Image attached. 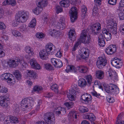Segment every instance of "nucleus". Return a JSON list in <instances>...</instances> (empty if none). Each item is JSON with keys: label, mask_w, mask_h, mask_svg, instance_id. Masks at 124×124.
Returning a JSON list of instances; mask_svg holds the SVG:
<instances>
[{"label": "nucleus", "mask_w": 124, "mask_h": 124, "mask_svg": "<svg viewBox=\"0 0 124 124\" xmlns=\"http://www.w3.org/2000/svg\"><path fill=\"white\" fill-rule=\"evenodd\" d=\"M77 70H78L81 73H85L87 71V69L86 67L84 66H80L76 68L73 65H69L67 66L66 69L65 70V71L67 73L69 72L76 73Z\"/></svg>", "instance_id": "1"}, {"label": "nucleus", "mask_w": 124, "mask_h": 124, "mask_svg": "<svg viewBox=\"0 0 124 124\" xmlns=\"http://www.w3.org/2000/svg\"><path fill=\"white\" fill-rule=\"evenodd\" d=\"M104 88L106 92L108 93L117 94L119 93V89L116 85L113 83L110 84L108 85L104 84Z\"/></svg>", "instance_id": "2"}, {"label": "nucleus", "mask_w": 124, "mask_h": 124, "mask_svg": "<svg viewBox=\"0 0 124 124\" xmlns=\"http://www.w3.org/2000/svg\"><path fill=\"white\" fill-rule=\"evenodd\" d=\"M36 1L38 7L34 9L33 11L35 14L38 15L42 10V8L47 6V0H36Z\"/></svg>", "instance_id": "3"}, {"label": "nucleus", "mask_w": 124, "mask_h": 124, "mask_svg": "<svg viewBox=\"0 0 124 124\" xmlns=\"http://www.w3.org/2000/svg\"><path fill=\"white\" fill-rule=\"evenodd\" d=\"M29 16L28 12L23 10L20 11L17 13L16 19L20 22L23 23L26 21L28 19Z\"/></svg>", "instance_id": "4"}, {"label": "nucleus", "mask_w": 124, "mask_h": 124, "mask_svg": "<svg viewBox=\"0 0 124 124\" xmlns=\"http://www.w3.org/2000/svg\"><path fill=\"white\" fill-rule=\"evenodd\" d=\"M34 100L32 98H25L21 101V105L22 107H25L29 109L32 108V107L33 105Z\"/></svg>", "instance_id": "5"}, {"label": "nucleus", "mask_w": 124, "mask_h": 124, "mask_svg": "<svg viewBox=\"0 0 124 124\" xmlns=\"http://www.w3.org/2000/svg\"><path fill=\"white\" fill-rule=\"evenodd\" d=\"M86 80L84 78L79 79L78 81V85L81 87H84L86 85L89 86L92 84V77L88 75L86 78Z\"/></svg>", "instance_id": "6"}, {"label": "nucleus", "mask_w": 124, "mask_h": 124, "mask_svg": "<svg viewBox=\"0 0 124 124\" xmlns=\"http://www.w3.org/2000/svg\"><path fill=\"white\" fill-rule=\"evenodd\" d=\"M20 59L18 58H17L15 59H11L8 60L7 63H5L4 67L6 68L8 67L10 68H14L17 67L20 62Z\"/></svg>", "instance_id": "7"}, {"label": "nucleus", "mask_w": 124, "mask_h": 124, "mask_svg": "<svg viewBox=\"0 0 124 124\" xmlns=\"http://www.w3.org/2000/svg\"><path fill=\"white\" fill-rule=\"evenodd\" d=\"M44 119L47 124H54L55 118L54 114L52 112H49L45 114L44 116Z\"/></svg>", "instance_id": "8"}, {"label": "nucleus", "mask_w": 124, "mask_h": 124, "mask_svg": "<svg viewBox=\"0 0 124 124\" xmlns=\"http://www.w3.org/2000/svg\"><path fill=\"white\" fill-rule=\"evenodd\" d=\"M1 78L2 80L6 81L8 83H15L16 80L14 76L9 73H6L2 74Z\"/></svg>", "instance_id": "9"}, {"label": "nucleus", "mask_w": 124, "mask_h": 124, "mask_svg": "<svg viewBox=\"0 0 124 124\" xmlns=\"http://www.w3.org/2000/svg\"><path fill=\"white\" fill-rule=\"evenodd\" d=\"M92 97L90 94L87 93H84L81 97L80 100L83 103L89 105L92 102Z\"/></svg>", "instance_id": "10"}, {"label": "nucleus", "mask_w": 124, "mask_h": 124, "mask_svg": "<svg viewBox=\"0 0 124 124\" xmlns=\"http://www.w3.org/2000/svg\"><path fill=\"white\" fill-rule=\"evenodd\" d=\"M86 31L83 30L81 34L79 41L85 44H88L90 42V38L87 36Z\"/></svg>", "instance_id": "11"}, {"label": "nucleus", "mask_w": 124, "mask_h": 124, "mask_svg": "<svg viewBox=\"0 0 124 124\" xmlns=\"http://www.w3.org/2000/svg\"><path fill=\"white\" fill-rule=\"evenodd\" d=\"M77 8L75 7H73L69 11L70 14L71 21L72 23L77 18Z\"/></svg>", "instance_id": "12"}, {"label": "nucleus", "mask_w": 124, "mask_h": 124, "mask_svg": "<svg viewBox=\"0 0 124 124\" xmlns=\"http://www.w3.org/2000/svg\"><path fill=\"white\" fill-rule=\"evenodd\" d=\"M9 99L5 95L0 96V105L3 108H6L8 106Z\"/></svg>", "instance_id": "13"}, {"label": "nucleus", "mask_w": 124, "mask_h": 124, "mask_svg": "<svg viewBox=\"0 0 124 124\" xmlns=\"http://www.w3.org/2000/svg\"><path fill=\"white\" fill-rule=\"evenodd\" d=\"M107 60L102 57H99L98 59L96 62L97 67L100 69H101L104 67L107 64Z\"/></svg>", "instance_id": "14"}, {"label": "nucleus", "mask_w": 124, "mask_h": 124, "mask_svg": "<svg viewBox=\"0 0 124 124\" xmlns=\"http://www.w3.org/2000/svg\"><path fill=\"white\" fill-rule=\"evenodd\" d=\"M108 72V77L109 79L114 81L118 80L117 74L115 71L113 70L111 68H109Z\"/></svg>", "instance_id": "15"}, {"label": "nucleus", "mask_w": 124, "mask_h": 124, "mask_svg": "<svg viewBox=\"0 0 124 124\" xmlns=\"http://www.w3.org/2000/svg\"><path fill=\"white\" fill-rule=\"evenodd\" d=\"M91 29L93 34L98 35L100 33L101 30V24L98 23L94 24L92 26Z\"/></svg>", "instance_id": "16"}, {"label": "nucleus", "mask_w": 124, "mask_h": 124, "mask_svg": "<svg viewBox=\"0 0 124 124\" xmlns=\"http://www.w3.org/2000/svg\"><path fill=\"white\" fill-rule=\"evenodd\" d=\"M67 97L70 100L72 101L75 100L76 99L75 95L76 94L75 91L74 89L69 90L67 91Z\"/></svg>", "instance_id": "17"}, {"label": "nucleus", "mask_w": 124, "mask_h": 124, "mask_svg": "<svg viewBox=\"0 0 124 124\" xmlns=\"http://www.w3.org/2000/svg\"><path fill=\"white\" fill-rule=\"evenodd\" d=\"M116 50L115 46L112 45H110L106 48L105 52L108 54H112L115 52Z\"/></svg>", "instance_id": "18"}, {"label": "nucleus", "mask_w": 124, "mask_h": 124, "mask_svg": "<svg viewBox=\"0 0 124 124\" xmlns=\"http://www.w3.org/2000/svg\"><path fill=\"white\" fill-rule=\"evenodd\" d=\"M48 54H49L50 53L47 52L45 49L41 50L39 53L40 58L43 60H46L47 59Z\"/></svg>", "instance_id": "19"}, {"label": "nucleus", "mask_w": 124, "mask_h": 124, "mask_svg": "<svg viewBox=\"0 0 124 124\" xmlns=\"http://www.w3.org/2000/svg\"><path fill=\"white\" fill-rule=\"evenodd\" d=\"M82 54L81 55L82 59H87L88 57L90 50L87 48H84L82 50Z\"/></svg>", "instance_id": "20"}, {"label": "nucleus", "mask_w": 124, "mask_h": 124, "mask_svg": "<svg viewBox=\"0 0 124 124\" xmlns=\"http://www.w3.org/2000/svg\"><path fill=\"white\" fill-rule=\"evenodd\" d=\"M84 119H88L91 122L94 121L95 117L94 115L91 113H87L85 114L83 116Z\"/></svg>", "instance_id": "21"}, {"label": "nucleus", "mask_w": 124, "mask_h": 124, "mask_svg": "<svg viewBox=\"0 0 124 124\" xmlns=\"http://www.w3.org/2000/svg\"><path fill=\"white\" fill-rule=\"evenodd\" d=\"M30 63L32 67L36 69H39L40 68V66L37 62L35 59L31 60Z\"/></svg>", "instance_id": "22"}, {"label": "nucleus", "mask_w": 124, "mask_h": 124, "mask_svg": "<svg viewBox=\"0 0 124 124\" xmlns=\"http://www.w3.org/2000/svg\"><path fill=\"white\" fill-rule=\"evenodd\" d=\"M117 26V24L116 21L114 20L111 19L108 21L107 26V29L110 28L114 26L116 27Z\"/></svg>", "instance_id": "23"}, {"label": "nucleus", "mask_w": 124, "mask_h": 124, "mask_svg": "<svg viewBox=\"0 0 124 124\" xmlns=\"http://www.w3.org/2000/svg\"><path fill=\"white\" fill-rule=\"evenodd\" d=\"M68 119L70 121H72L74 119L77 118V115L74 111L70 112L68 114Z\"/></svg>", "instance_id": "24"}, {"label": "nucleus", "mask_w": 124, "mask_h": 124, "mask_svg": "<svg viewBox=\"0 0 124 124\" xmlns=\"http://www.w3.org/2000/svg\"><path fill=\"white\" fill-rule=\"evenodd\" d=\"M96 75L97 78L99 79H102L104 77V73L103 71L101 70H98L96 71Z\"/></svg>", "instance_id": "25"}, {"label": "nucleus", "mask_w": 124, "mask_h": 124, "mask_svg": "<svg viewBox=\"0 0 124 124\" xmlns=\"http://www.w3.org/2000/svg\"><path fill=\"white\" fill-rule=\"evenodd\" d=\"M27 73L28 75L30 77L31 79H34L36 78L37 76L36 73L33 70H28L27 71Z\"/></svg>", "instance_id": "26"}, {"label": "nucleus", "mask_w": 124, "mask_h": 124, "mask_svg": "<svg viewBox=\"0 0 124 124\" xmlns=\"http://www.w3.org/2000/svg\"><path fill=\"white\" fill-rule=\"evenodd\" d=\"M69 0H61L59 3L60 5L65 8H67L69 6Z\"/></svg>", "instance_id": "27"}, {"label": "nucleus", "mask_w": 124, "mask_h": 124, "mask_svg": "<svg viewBox=\"0 0 124 124\" xmlns=\"http://www.w3.org/2000/svg\"><path fill=\"white\" fill-rule=\"evenodd\" d=\"M75 30H70L69 33V36L70 39L71 40L74 41L75 38Z\"/></svg>", "instance_id": "28"}, {"label": "nucleus", "mask_w": 124, "mask_h": 124, "mask_svg": "<svg viewBox=\"0 0 124 124\" xmlns=\"http://www.w3.org/2000/svg\"><path fill=\"white\" fill-rule=\"evenodd\" d=\"M49 32L50 34L53 37H56L59 36L60 35L59 32L55 30L53 31L52 30H50L49 31Z\"/></svg>", "instance_id": "29"}, {"label": "nucleus", "mask_w": 124, "mask_h": 124, "mask_svg": "<svg viewBox=\"0 0 124 124\" xmlns=\"http://www.w3.org/2000/svg\"><path fill=\"white\" fill-rule=\"evenodd\" d=\"M16 78L18 80H20L21 78L22 75L21 73L19 71L16 70L13 73Z\"/></svg>", "instance_id": "30"}, {"label": "nucleus", "mask_w": 124, "mask_h": 124, "mask_svg": "<svg viewBox=\"0 0 124 124\" xmlns=\"http://www.w3.org/2000/svg\"><path fill=\"white\" fill-rule=\"evenodd\" d=\"M10 122L13 123H17L19 122L18 119L14 116L10 115Z\"/></svg>", "instance_id": "31"}, {"label": "nucleus", "mask_w": 124, "mask_h": 124, "mask_svg": "<svg viewBox=\"0 0 124 124\" xmlns=\"http://www.w3.org/2000/svg\"><path fill=\"white\" fill-rule=\"evenodd\" d=\"M53 47H54L52 43H49L47 44L45 46V50L48 53L51 51L53 49Z\"/></svg>", "instance_id": "32"}, {"label": "nucleus", "mask_w": 124, "mask_h": 124, "mask_svg": "<svg viewBox=\"0 0 124 124\" xmlns=\"http://www.w3.org/2000/svg\"><path fill=\"white\" fill-rule=\"evenodd\" d=\"M108 31L112 34L116 35L117 34L116 31V27H112L110 28L107 29Z\"/></svg>", "instance_id": "33"}, {"label": "nucleus", "mask_w": 124, "mask_h": 124, "mask_svg": "<svg viewBox=\"0 0 124 124\" xmlns=\"http://www.w3.org/2000/svg\"><path fill=\"white\" fill-rule=\"evenodd\" d=\"M44 67L47 70L50 71L53 70V66L50 64L49 63H44Z\"/></svg>", "instance_id": "34"}, {"label": "nucleus", "mask_w": 124, "mask_h": 124, "mask_svg": "<svg viewBox=\"0 0 124 124\" xmlns=\"http://www.w3.org/2000/svg\"><path fill=\"white\" fill-rule=\"evenodd\" d=\"M55 24H56V25L61 30L63 29L66 26L65 23H61L58 22H55Z\"/></svg>", "instance_id": "35"}, {"label": "nucleus", "mask_w": 124, "mask_h": 124, "mask_svg": "<svg viewBox=\"0 0 124 124\" xmlns=\"http://www.w3.org/2000/svg\"><path fill=\"white\" fill-rule=\"evenodd\" d=\"M122 114L120 113L118 115L117 118V120L115 124H124V122L123 121H120V119L122 117Z\"/></svg>", "instance_id": "36"}, {"label": "nucleus", "mask_w": 124, "mask_h": 124, "mask_svg": "<svg viewBox=\"0 0 124 124\" xmlns=\"http://www.w3.org/2000/svg\"><path fill=\"white\" fill-rule=\"evenodd\" d=\"M64 105L69 109L72 107L74 105V103L73 102H67L64 103Z\"/></svg>", "instance_id": "37"}, {"label": "nucleus", "mask_w": 124, "mask_h": 124, "mask_svg": "<svg viewBox=\"0 0 124 124\" xmlns=\"http://www.w3.org/2000/svg\"><path fill=\"white\" fill-rule=\"evenodd\" d=\"M36 19L34 18L31 21L29 24V26L30 27L34 28L36 25Z\"/></svg>", "instance_id": "38"}, {"label": "nucleus", "mask_w": 124, "mask_h": 124, "mask_svg": "<svg viewBox=\"0 0 124 124\" xmlns=\"http://www.w3.org/2000/svg\"><path fill=\"white\" fill-rule=\"evenodd\" d=\"M104 37L107 41L110 40L111 38V34L110 32H108L104 35Z\"/></svg>", "instance_id": "39"}, {"label": "nucleus", "mask_w": 124, "mask_h": 124, "mask_svg": "<svg viewBox=\"0 0 124 124\" xmlns=\"http://www.w3.org/2000/svg\"><path fill=\"white\" fill-rule=\"evenodd\" d=\"M79 110L80 112L82 113H84L87 112L88 111V109L87 108L84 107L83 106H80Z\"/></svg>", "instance_id": "40"}, {"label": "nucleus", "mask_w": 124, "mask_h": 124, "mask_svg": "<svg viewBox=\"0 0 124 124\" xmlns=\"http://www.w3.org/2000/svg\"><path fill=\"white\" fill-rule=\"evenodd\" d=\"M51 89L54 91L56 93H58V87L56 84H55L51 86Z\"/></svg>", "instance_id": "41"}, {"label": "nucleus", "mask_w": 124, "mask_h": 124, "mask_svg": "<svg viewBox=\"0 0 124 124\" xmlns=\"http://www.w3.org/2000/svg\"><path fill=\"white\" fill-rule=\"evenodd\" d=\"M62 61L59 59L58 60L56 63L54 67L56 68H60L62 66Z\"/></svg>", "instance_id": "42"}, {"label": "nucleus", "mask_w": 124, "mask_h": 124, "mask_svg": "<svg viewBox=\"0 0 124 124\" xmlns=\"http://www.w3.org/2000/svg\"><path fill=\"white\" fill-rule=\"evenodd\" d=\"M4 123L5 124L10 123V115L8 116H6L3 119Z\"/></svg>", "instance_id": "43"}, {"label": "nucleus", "mask_w": 124, "mask_h": 124, "mask_svg": "<svg viewBox=\"0 0 124 124\" xmlns=\"http://www.w3.org/2000/svg\"><path fill=\"white\" fill-rule=\"evenodd\" d=\"M12 33L14 36L16 37L19 36L21 35V33L18 31L15 30H12Z\"/></svg>", "instance_id": "44"}, {"label": "nucleus", "mask_w": 124, "mask_h": 124, "mask_svg": "<svg viewBox=\"0 0 124 124\" xmlns=\"http://www.w3.org/2000/svg\"><path fill=\"white\" fill-rule=\"evenodd\" d=\"M25 50L27 53L31 54V55H33V52L31 51V48L29 47H26L25 48Z\"/></svg>", "instance_id": "45"}, {"label": "nucleus", "mask_w": 124, "mask_h": 124, "mask_svg": "<svg viewBox=\"0 0 124 124\" xmlns=\"http://www.w3.org/2000/svg\"><path fill=\"white\" fill-rule=\"evenodd\" d=\"M81 11L82 16H85L87 13V9L86 7L85 6H84L82 8Z\"/></svg>", "instance_id": "46"}, {"label": "nucleus", "mask_w": 124, "mask_h": 124, "mask_svg": "<svg viewBox=\"0 0 124 124\" xmlns=\"http://www.w3.org/2000/svg\"><path fill=\"white\" fill-rule=\"evenodd\" d=\"M42 87L41 86H36L33 88V90L34 91H37L38 92L42 91Z\"/></svg>", "instance_id": "47"}, {"label": "nucleus", "mask_w": 124, "mask_h": 124, "mask_svg": "<svg viewBox=\"0 0 124 124\" xmlns=\"http://www.w3.org/2000/svg\"><path fill=\"white\" fill-rule=\"evenodd\" d=\"M13 110L14 111V112L18 113L19 111V108L18 106L14 105L13 106Z\"/></svg>", "instance_id": "48"}, {"label": "nucleus", "mask_w": 124, "mask_h": 124, "mask_svg": "<svg viewBox=\"0 0 124 124\" xmlns=\"http://www.w3.org/2000/svg\"><path fill=\"white\" fill-rule=\"evenodd\" d=\"M56 10V13L58 14L62 12V8L59 6H56L55 7Z\"/></svg>", "instance_id": "49"}, {"label": "nucleus", "mask_w": 124, "mask_h": 124, "mask_svg": "<svg viewBox=\"0 0 124 124\" xmlns=\"http://www.w3.org/2000/svg\"><path fill=\"white\" fill-rule=\"evenodd\" d=\"M59 108H60V113L61 115H63L66 113V110L64 108L61 107H59Z\"/></svg>", "instance_id": "50"}, {"label": "nucleus", "mask_w": 124, "mask_h": 124, "mask_svg": "<svg viewBox=\"0 0 124 124\" xmlns=\"http://www.w3.org/2000/svg\"><path fill=\"white\" fill-rule=\"evenodd\" d=\"M20 21L18 20L13 21H12V24L13 26H17L20 23Z\"/></svg>", "instance_id": "51"}, {"label": "nucleus", "mask_w": 124, "mask_h": 124, "mask_svg": "<svg viewBox=\"0 0 124 124\" xmlns=\"http://www.w3.org/2000/svg\"><path fill=\"white\" fill-rule=\"evenodd\" d=\"M60 108L59 107L57 108H56L54 109V113L57 115H58V116L61 114L60 111Z\"/></svg>", "instance_id": "52"}, {"label": "nucleus", "mask_w": 124, "mask_h": 124, "mask_svg": "<svg viewBox=\"0 0 124 124\" xmlns=\"http://www.w3.org/2000/svg\"><path fill=\"white\" fill-rule=\"evenodd\" d=\"M115 60H114L112 62H111V64L113 66H115V64H116V63H118L119 62V61H120L119 59L118 58H116V59H115Z\"/></svg>", "instance_id": "53"}, {"label": "nucleus", "mask_w": 124, "mask_h": 124, "mask_svg": "<svg viewBox=\"0 0 124 124\" xmlns=\"http://www.w3.org/2000/svg\"><path fill=\"white\" fill-rule=\"evenodd\" d=\"M99 44L100 46H104L105 44V42L104 40H98Z\"/></svg>", "instance_id": "54"}, {"label": "nucleus", "mask_w": 124, "mask_h": 124, "mask_svg": "<svg viewBox=\"0 0 124 124\" xmlns=\"http://www.w3.org/2000/svg\"><path fill=\"white\" fill-rule=\"evenodd\" d=\"M20 29L22 31H27L26 26L25 24H23L20 27Z\"/></svg>", "instance_id": "55"}, {"label": "nucleus", "mask_w": 124, "mask_h": 124, "mask_svg": "<svg viewBox=\"0 0 124 124\" xmlns=\"http://www.w3.org/2000/svg\"><path fill=\"white\" fill-rule=\"evenodd\" d=\"M116 1L117 0H109L108 3L110 5H114L116 4Z\"/></svg>", "instance_id": "56"}, {"label": "nucleus", "mask_w": 124, "mask_h": 124, "mask_svg": "<svg viewBox=\"0 0 124 124\" xmlns=\"http://www.w3.org/2000/svg\"><path fill=\"white\" fill-rule=\"evenodd\" d=\"M58 60L56 59L53 58L51 59V61L52 64L54 66L55 65L57 62Z\"/></svg>", "instance_id": "57"}, {"label": "nucleus", "mask_w": 124, "mask_h": 124, "mask_svg": "<svg viewBox=\"0 0 124 124\" xmlns=\"http://www.w3.org/2000/svg\"><path fill=\"white\" fill-rule=\"evenodd\" d=\"M53 94L51 93H46L44 94L45 97L49 98L53 96Z\"/></svg>", "instance_id": "58"}, {"label": "nucleus", "mask_w": 124, "mask_h": 124, "mask_svg": "<svg viewBox=\"0 0 124 124\" xmlns=\"http://www.w3.org/2000/svg\"><path fill=\"white\" fill-rule=\"evenodd\" d=\"M36 37L39 38H42L43 37V34L42 33H36Z\"/></svg>", "instance_id": "59"}, {"label": "nucleus", "mask_w": 124, "mask_h": 124, "mask_svg": "<svg viewBox=\"0 0 124 124\" xmlns=\"http://www.w3.org/2000/svg\"><path fill=\"white\" fill-rule=\"evenodd\" d=\"M9 4L12 6H15L16 4V1L14 0H8Z\"/></svg>", "instance_id": "60"}, {"label": "nucleus", "mask_w": 124, "mask_h": 124, "mask_svg": "<svg viewBox=\"0 0 124 124\" xmlns=\"http://www.w3.org/2000/svg\"><path fill=\"white\" fill-rule=\"evenodd\" d=\"M91 93L93 96L97 98L99 97L100 95V94L97 93L96 92H92Z\"/></svg>", "instance_id": "61"}, {"label": "nucleus", "mask_w": 124, "mask_h": 124, "mask_svg": "<svg viewBox=\"0 0 124 124\" xmlns=\"http://www.w3.org/2000/svg\"><path fill=\"white\" fill-rule=\"evenodd\" d=\"M119 16L120 20H124V13L120 12L119 14Z\"/></svg>", "instance_id": "62"}, {"label": "nucleus", "mask_w": 124, "mask_h": 124, "mask_svg": "<svg viewBox=\"0 0 124 124\" xmlns=\"http://www.w3.org/2000/svg\"><path fill=\"white\" fill-rule=\"evenodd\" d=\"M6 28L5 24L3 22H0V29H5Z\"/></svg>", "instance_id": "63"}, {"label": "nucleus", "mask_w": 124, "mask_h": 124, "mask_svg": "<svg viewBox=\"0 0 124 124\" xmlns=\"http://www.w3.org/2000/svg\"><path fill=\"white\" fill-rule=\"evenodd\" d=\"M124 6V0H121L119 3V7H123Z\"/></svg>", "instance_id": "64"}]
</instances>
